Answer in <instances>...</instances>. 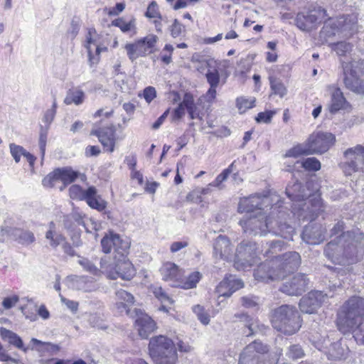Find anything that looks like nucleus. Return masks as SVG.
<instances>
[{
	"label": "nucleus",
	"instance_id": "obj_1",
	"mask_svg": "<svg viewBox=\"0 0 364 364\" xmlns=\"http://www.w3.org/2000/svg\"><path fill=\"white\" fill-rule=\"evenodd\" d=\"M345 223L338 221L330 230V237L324 255L332 262L346 264L356 262L364 255V233L359 229L344 232Z\"/></svg>",
	"mask_w": 364,
	"mask_h": 364
},
{
	"label": "nucleus",
	"instance_id": "obj_2",
	"mask_svg": "<svg viewBox=\"0 0 364 364\" xmlns=\"http://www.w3.org/2000/svg\"><path fill=\"white\" fill-rule=\"evenodd\" d=\"M101 246L105 254L110 253L113 249L112 259L108 256H105L101 259L102 272L112 279L118 277L124 280L132 279L136 274V270L127 258L130 248L129 239H123L119 235L110 232L103 237L101 240Z\"/></svg>",
	"mask_w": 364,
	"mask_h": 364
},
{
	"label": "nucleus",
	"instance_id": "obj_3",
	"mask_svg": "<svg viewBox=\"0 0 364 364\" xmlns=\"http://www.w3.org/2000/svg\"><path fill=\"white\" fill-rule=\"evenodd\" d=\"M280 208L281 205L277 203L272 205L268 216L263 212L245 215L239 223L244 232L249 234L264 235L267 232H272L284 239L291 240L295 234L294 228L287 222L289 216L287 208L279 210Z\"/></svg>",
	"mask_w": 364,
	"mask_h": 364
},
{
	"label": "nucleus",
	"instance_id": "obj_4",
	"mask_svg": "<svg viewBox=\"0 0 364 364\" xmlns=\"http://www.w3.org/2000/svg\"><path fill=\"white\" fill-rule=\"evenodd\" d=\"M286 194L293 203L291 213L299 220L313 221L324 211L320 196H310L306 187L298 181L287 186Z\"/></svg>",
	"mask_w": 364,
	"mask_h": 364
},
{
	"label": "nucleus",
	"instance_id": "obj_5",
	"mask_svg": "<svg viewBox=\"0 0 364 364\" xmlns=\"http://www.w3.org/2000/svg\"><path fill=\"white\" fill-rule=\"evenodd\" d=\"M364 322V297L350 296L340 307L336 323L341 331L346 333L359 328Z\"/></svg>",
	"mask_w": 364,
	"mask_h": 364
},
{
	"label": "nucleus",
	"instance_id": "obj_6",
	"mask_svg": "<svg viewBox=\"0 0 364 364\" xmlns=\"http://www.w3.org/2000/svg\"><path fill=\"white\" fill-rule=\"evenodd\" d=\"M149 353L155 364H176L178 360L173 341L162 335L154 336L150 339Z\"/></svg>",
	"mask_w": 364,
	"mask_h": 364
},
{
	"label": "nucleus",
	"instance_id": "obj_7",
	"mask_svg": "<svg viewBox=\"0 0 364 364\" xmlns=\"http://www.w3.org/2000/svg\"><path fill=\"white\" fill-rule=\"evenodd\" d=\"M272 323L278 331L292 335L301 328V319L296 307L282 305L274 310Z\"/></svg>",
	"mask_w": 364,
	"mask_h": 364
},
{
	"label": "nucleus",
	"instance_id": "obj_8",
	"mask_svg": "<svg viewBox=\"0 0 364 364\" xmlns=\"http://www.w3.org/2000/svg\"><path fill=\"white\" fill-rule=\"evenodd\" d=\"M343 82L347 89L364 95V60H353L343 67Z\"/></svg>",
	"mask_w": 364,
	"mask_h": 364
},
{
	"label": "nucleus",
	"instance_id": "obj_9",
	"mask_svg": "<svg viewBox=\"0 0 364 364\" xmlns=\"http://www.w3.org/2000/svg\"><path fill=\"white\" fill-rule=\"evenodd\" d=\"M258 247L254 242L242 241L236 249L234 267L237 270H245L256 264L258 260Z\"/></svg>",
	"mask_w": 364,
	"mask_h": 364
},
{
	"label": "nucleus",
	"instance_id": "obj_10",
	"mask_svg": "<svg viewBox=\"0 0 364 364\" xmlns=\"http://www.w3.org/2000/svg\"><path fill=\"white\" fill-rule=\"evenodd\" d=\"M340 166L347 176L361 171L364 167V146L358 144L347 149L343 152V161Z\"/></svg>",
	"mask_w": 364,
	"mask_h": 364
},
{
	"label": "nucleus",
	"instance_id": "obj_11",
	"mask_svg": "<svg viewBox=\"0 0 364 364\" xmlns=\"http://www.w3.org/2000/svg\"><path fill=\"white\" fill-rule=\"evenodd\" d=\"M69 194L71 198L84 200L90 208L100 211L105 210L107 206L106 201L97 194V189L94 186L85 191L79 185H73L69 188Z\"/></svg>",
	"mask_w": 364,
	"mask_h": 364
},
{
	"label": "nucleus",
	"instance_id": "obj_12",
	"mask_svg": "<svg viewBox=\"0 0 364 364\" xmlns=\"http://www.w3.org/2000/svg\"><path fill=\"white\" fill-rule=\"evenodd\" d=\"M157 41L158 37L156 35L150 34L134 43H127L124 49L129 59L133 62L139 57L152 53Z\"/></svg>",
	"mask_w": 364,
	"mask_h": 364
},
{
	"label": "nucleus",
	"instance_id": "obj_13",
	"mask_svg": "<svg viewBox=\"0 0 364 364\" xmlns=\"http://www.w3.org/2000/svg\"><path fill=\"white\" fill-rule=\"evenodd\" d=\"M79 174V172L74 171L70 167L58 168L48 174L43 179L42 183L46 188H53L60 181L63 184V186L60 187V191H62L67 185L75 181Z\"/></svg>",
	"mask_w": 364,
	"mask_h": 364
},
{
	"label": "nucleus",
	"instance_id": "obj_14",
	"mask_svg": "<svg viewBox=\"0 0 364 364\" xmlns=\"http://www.w3.org/2000/svg\"><path fill=\"white\" fill-rule=\"evenodd\" d=\"M272 199L269 196L255 194L247 198H241L238 204V212L246 213L247 215L257 211L262 212L264 208H267Z\"/></svg>",
	"mask_w": 364,
	"mask_h": 364
},
{
	"label": "nucleus",
	"instance_id": "obj_15",
	"mask_svg": "<svg viewBox=\"0 0 364 364\" xmlns=\"http://www.w3.org/2000/svg\"><path fill=\"white\" fill-rule=\"evenodd\" d=\"M326 11L321 7L314 8L306 13H299L296 16V23L302 31H311L316 28L326 17Z\"/></svg>",
	"mask_w": 364,
	"mask_h": 364
},
{
	"label": "nucleus",
	"instance_id": "obj_16",
	"mask_svg": "<svg viewBox=\"0 0 364 364\" xmlns=\"http://www.w3.org/2000/svg\"><path fill=\"white\" fill-rule=\"evenodd\" d=\"M336 141L335 136L329 132L312 134L306 141L310 154L327 151Z\"/></svg>",
	"mask_w": 364,
	"mask_h": 364
},
{
	"label": "nucleus",
	"instance_id": "obj_17",
	"mask_svg": "<svg viewBox=\"0 0 364 364\" xmlns=\"http://www.w3.org/2000/svg\"><path fill=\"white\" fill-rule=\"evenodd\" d=\"M267 351V346L259 341H255L243 349L240 355L238 364H264L260 360L259 354H263Z\"/></svg>",
	"mask_w": 364,
	"mask_h": 364
},
{
	"label": "nucleus",
	"instance_id": "obj_18",
	"mask_svg": "<svg viewBox=\"0 0 364 364\" xmlns=\"http://www.w3.org/2000/svg\"><path fill=\"white\" fill-rule=\"evenodd\" d=\"M277 270H280L282 278L287 273L296 269L301 264L300 255L296 252H289L272 259Z\"/></svg>",
	"mask_w": 364,
	"mask_h": 364
},
{
	"label": "nucleus",
	"instance_id": "obj_19",
	"mask_svg": "<svg viewBox=\"0 0 364 364\" xmlns=\"http://www.w3.org/2000/svg\"><path fill=\"white\" fill-rule=\"evenodd\" d=\"M309 282L306 274H297L287 279L279 289L289 296H299L307 289Z\"/></svg>",
	"mask_w": 364,
	"mask_h": 364
},
{
	"label": "nucleus",
	"instance_id": "obj_20",
	"mask_svg": "<svg viewBox=\"0 0 364 364\" xmlns=\"http://www.w3.org/2000/svg\"><path fill=\"white\" fill-rule=\"evenodd\" d=\"M326 294L321 291H311L303 296L299 302L300 310L306 314H315L321 306Z\"/></svg>",
	"mask_w": 364,
	"mask_h": 364
},
{
	"label": "nucleus",
	"instance_id": "obj_21",
	"mask_svg": "<svg viewBox=\"0 0 364 364\" xmlns=\"http://www.w3.org/2000/svg\"><path fill=\"white\" fill-rule=\"evenodd\" d=\"M256 280L268 282L274 279H282V274L277 270L275 264L272 263V259L261 263L254 272Z\"/></svg>",
	"mask_w": 364,
	"mask_h": 364
},
{
	"label": "nucleus",
	"instance_id": "obj_22",
	"mask_svg": "<svg viewBox=\"0 0 364 364\" xmlns=\"http://www.w3.org/2000/svg\"><path fill=\"white\" fill-rule=\"evenodd\" d=\"M134 316L136 318L135 324L139 332V335L142 338H147L156 328L155 321L146 314L142 312L140 309H134Z\"/></svg>",
	"mask_w": 364,
	"mask_h": 364
},
{
	"label": "nucleus",
	"instance_id": "obj_23",
	"mask_svg": "<svg viewBox=\"0 0 364 364\" xmlns=\"http://www.w3.org/2000/svg\"><path fill=\"white\" fill-rule=\"evenodd\" d=\"M1 234L2 237H10L19 244L25 246L30 245L36 241L33 232L28 230L13 228L3 225L1 229Z\"/></svg>",
	"mask_w": 364,
	"mask_h": 364
},
{
	"label": "nucleus",
	"instance_id": "obj_24",
	"mask_svg": "<svg viewBox=\"0 0 364 364\" xmlns=\"http://www.w3.org/2000/svg\"><path fill=\"white\" fill-rule=\"evenodd\" d=\"M326 232V228L321 224H309L304 227L301 238L307 244L318 245L325 240Z\"/></svg>",
	"mask_w": 364,
	"mask_h": 364
},
{
	"label": "nucleus",
	"instance_id": "obj_25",
	"mask_svg": "<svg viewBox=\"0 0 364 364\" xmlns=\"http://www.w3.org/2000/svg\"><path fill=\"white\" fill-rule=\"evenodd\" d=\"M57 101L56 98L53 97V104L50 109H47L43 115V122L45 123V127H41L40 135H39V148L43 157L46 151V141L48 130L50 124L54 119L57 109Z\"/></svg>",
	"mask_w": 364,
	"mask_h": 364
},
{
	"label": "nucleus",
	"instance_id": "obj_26",
	"mask_svg": "<svg viewBox=\"0 0 364 364\" xmlns=\"http://www.w3.org/2000/svg\"><path fill=\"white\" fill-rule=\"evenodd\" d=\"M243 287V282L235 276L230 274L226 276L216 287V292L219 296L229 297L235 291Z\"/></svg>",
	"mask_w": 364,
	"mask_h": 364
},
{
	"label": "nucleus",
	"instance_id": "obj_27",
	"mask_svg": "<svg viewBox=\"0 0 364 364\" xmlns=\"http://www.w3.org/2000/svg\"><path fill=\"white\" fill-rule=\"evenodd\" d=\"M213 254L215 258L226 261L232 258L233 247L229 239L225 235H219L213 245Z\"/></svg>",
	"mask_w": 364,
	"mask_h": 364
},
{
	"label": "nucleus",
	"instance_id": "obj_28",
	"mask_svg": "<svg viewBox=\"0 0 364 364\" xmlns=\"http://www.w3.org/2000/svg\"><path fill=\"white\" fill-rule=\"evenodd\" d=\"M91 134L98 137L105 151L112 152L115 144V129L113 126L93 129Z\"/></svg>",
	"mask_w": 364,
	"mask_h": 364
},
{
	"label": "nucleus",
	"instance_id": "obj_29",
	"mask_svg": "<svg viewBox=\"0 0 364 364\" xmlns=\"http://www.w3.org/2000/svg\"><path fill=\"white\" fill-rule=\"evenodd\" d=\"M116 306L120 312L124 311L126 314L134 316L129 306L134 302V298L130 293L124 289H119L116 291Z\"/></svg>",
	"mask_w": 364,
	"mask_h": 364
},
{
	"label": "nucleus",
	"instance_id": "obj_30",
	"mask_svg": "<svg viewBox=\"0 0 364 364\" xmlns=\"http://www.w3.org/2000/svg\"><path fill=\"white\" fill-rule=\"evenodd\" d=\"M161 274L164 281L172 282L171 285L180 283L183 272L178 267L172 262H166L161 267Z\"/></svg>",
	"mask_w": 364,
	"mask_h": 364
},
{
	"label": "nucleus",
	"instance_id": "obj_31",
	"mask_svg": "<svg viewBox=\"0 0 364 364\" xmlns=\"http://www.w3.org/2000/svg\"><path fill=\"white\" fill-rule=\"evenodd\" d=\"M336 25L338 26L341 34L347 36L351 34L356 27L358 22L357 17L354 15L343 16L334 18Z\"/></svg>",
	"mask_w": 364,
	"mask_h": 364
},
{
	"label": "nucleus",
	"instance_id": "obj_32",
	"mask_svg": "<svg viewBox=\"0 0 364 364\" xmlns=\"http://www.w3.org/2000/svg\"><path fill=\"white\" fill-rule=\"evenodd\" d=\"M0 336L3 341L7 342L11 346L21 350L25 353L28 351V348L24 346L21 337L12 331L1 327L0 328Z\"/></svg>",
	"mask_w": 364,
	"mask_h": 364
},
{
	"label": "nucleus",
	"instance_id": "obj_33",
	"mask_svg": "<svg viewBox=\"0 0 364 364\" xmlns=\"http://www.w3.org/2000/svg\"><path fill=\"white\" fill-rule=\"evenodd\" d=\"M69 287L84 291H91L94 287L92 279L84 276H70L68 277Z\"/></svg>",
	"mask_w": 364,
	"mask_h": 364
},
{
	"label": "nucleus",
	"instance_id": "obj_34",
	"mask_svg": "<svg viewBox=\"0 0 364 364\" xmlns=\"http://www.w3.org/2000/svg\"><path fill=\"white\" fill-rule=\"evenodd\" d=\"M348 102L343 96V93L338 87H335L331 93V103L328 109L331 113L334 114L341 109H346Z\"/></svg>",
	"mask_w": 364,
	"mask_h": 364
},
{
	"label": "nucleus",
	"instance_id": "obj_35",
	"mask_svg": "<svg viewBox=\"0 0 364 364\" xmlns=\"http://www.w3.org/2000/svg\"><path fill=\"white\" fill-rule=\"evenodd\" d=\"M337 34L340 35L341 32L338 26L336 25V21L334 18H329L325 21L320 31L319 37L323 42L328 43L330 38Z\"/></svg>",
	"mask_w": 364,
	"mask_h": 364
},
{
	"label": "nucleus",
	"instance_id": "obj_36",
	"mask_svg": "<svg viewBox=\"0 0 364 364\" xmlns=\"http://www.w3.org/2000/svg\"><path fill=\"white\" fill-rule=\"evenodd\" d=\"M85 99V92L79 87H76L68 90L63 102L66 105L74 104L78 106L84 102Z\"/></svg>",
	"mask_w": 364,
	"mask_h": 364
},
{
	"label": "nucleus",
	"instance_id": "obj_37",
	"mask_svg": "<svg viewBox=\"0 0 364 364\" xmlns=\"http://www.w3.org/2000/svg\"><path fill=\"white\" fill-rule=\"evenodd\" d=\"M86 44H85V48H87V53H88V55H89V58H90V60L92 59V46H94L95 48V53L97 55H100V53H101V51L103 50V49H106L105 48H102L99 44H98V35L95 31V28H90L88 30V32H87V36H86Z\"/></svg>",
	"mask_w": 364,
	"mask_h": 364
},
{
	"label": "nucleus",
	"instance_id": "obj_38",
	"mask_svg": "<svg viewBox=\"0 0 364 364\" xmlns=\"http://www.w3.org/2000/svg\"><path fill=\"white\" fill-rule=\"evenodd\" d=\"M348 353V348L346 346H343L341 341H337L331 345L328 356L329 359L342 360L346 358Z\"/></svg>",
	"mask_w": 364,
	"mask_h": 364
},
{
	"label": "nucleus",
	"instance_id": "obj_39",
	"mask_svg": "<svg viewBox=\"0 0 364 364\" xmlns=\"http://www.w3.org/2000/svg\"><path fill=\"white\" fill-rule=\"evenodd\" d=\"M202 275L199 272H193L186 279L182 277L180 283L174 284L173 287H181L184 289H193L196 287Z\"/></svg>",
	"mask_w": 364,
	"mask_h": 364
},
{
	"label": "nucleus",
	"instance_id": "obj_40",
	"mask_svg": "<svg viewBox=\"0 0 364 364\" xmlns=\"http://www.w3.org/2000/svg\"><path fill=\"white\" fill-rule=\"evenodd\" d=\"M208 71L205 74L207 81L211 87H217L220 82L218 64L216 61L210 60L208 63Z\"/></svg>",
	"mask_w": 364,
	"mask_h": 364
},
{
	"label": "nucleus",
	"instance_id": "obj_41",
	"mask_svg": "<svg viewBox=\"0 0 364 364\" xmlns=\"http://www.w3.org/2000/svg\"><path fill=\"white\" fill-rule=\"evenodd\" d=\"M46 238L49 240V244L52 247L55 248L60 245L65 240V237L55 231V225L53 222L49 223V230L46 233Z\"/></svg>",
	"mask_w": 364,
	"mask_h": 364
},
{
	"label": "nucleus",
	"instance_id": "obj_42",
	"mask_svg": "<svg viewBox=\"0 0 364 364\" xmlns=\"http://www.w3.org/2000/svg\"><path fill=\"white\" fill-rule=\"evenodd\" d=\"M234 317L237 319H239L240 321H242L245 322V326L248 329V332H245L247 336H252L257 332V329L259 328V325L257 324V322L253 321V319L250 318V316H247V314H235Z\"/></svg>",
	"mask_w": 364,
	"mask_h": 364
},
{
	"label": "nucleus",
	"instance_id": "obj_43",
	"mask_svg": "<svg viewBox=\"0 0 364 364\" xmlns=\"http://www.w3.org/2000/svg\"><path fill=\"white\" fill-rule=\"evenodd\" d=\"M183 105L186 106L191 119H194L199 117V110L194 103L193 97L191 93L186 92L183 95Z\"/></svg>",
	"mask_w": 364,
	"mask_h": 364
},
{
	"label": "nucleus",
	"instance_id": "obj_44",
	"mask_svg": "<svg viewBox=\"0 0 364 364\" xmlns=\"http://www.w3.org/2000/svg\"><path fill=\"white\" fill-rule=\"evenodd\" d=\"M84 215H82L80 212L77 210L73 211L70 215H65L64 217L63 223L64 226L68 230L73 229V227L69 225L70 221H73L75 226L82 225L85 229V223L83 220Z\"/></svg>",
	"mask_w": 364,
	"mask_h": 364
},
{
	"label": "nucleus",
	"instance_id": "obj_45",
	"mask_svg": "<svg viewBox=\"0 0 364 364\" xmlns=\"http://www.w3.org/2000/svg\"><path fill=\"white\" fill-rule=\"evenodd\" d=\"M309 148L306 141L304 144H298L288 150L285 154L287 157L297 158L301 155H309Z\"/></svg>",
	"mask_w": 364,
	"mask_h": 364
},
{
	"label": "nucleus",
	"instance_id": "obj_46",
	"mask_svg": "<svg viewBox=\"0 0 364 364\" xmlns=\"http://www.w3.org/2000/svg\"><path fill=\"white\" fill-rule=\"evenodd\" d=\"M270 87L274 94L283 97L287 95V90L284 85L278 79L273 76L269 77Z\"/></svg>",
	"mask_w": 364,
	"mask_h": 364
},
{
	"label": "nucleus",
	"instance_id": "obj_47",
	"mask_svg": "<svg viewBox=\"0 0 364 364\" xmlns=\"http://www.w3.org/2000/svg\"><path fill=\"white\" fill-rule=\"evenodd\" d=\"M330 46L331 49L340 56L346 55L351 51L353 48V46L350 43L346 41H340L336 43H330Z\"/></svg>",
	"mask_w": 364,
	"mask_h": 364
},
{
	"label": "nucleus",
	"instance_id": "obj_48",
	"mask_svg": "<svg viewBox=\"0 0 364 364\" xmlns=\"http://www.w3.org/2000/svg\"><path fill=\"white\" fill-rule=\"evenodd\" d=\"M285 245V242L282 240H272L269 244V247L265 252V255L267 257H272L274 259L279 252L282 251Z\"/></svg>",
	"mask_w": 364,
	"mask_h": 364
},
{
	"label": "nucleus",
	"instance_id": "obj_49",
	"mask_svg": "<svg viewBox=\"0 0 364 364\" xmlns=\"http://www.w3.org/2000/svg\"><path fill=\"white\" fill-rule=\"evenodd\" d=\"M255 99L254 97L251 98H245V97H238L236 100V105L238 108L240 112L243 113L246 112L247 109H251L255 107Z\"/></svg>",
	"mask_w": 364,
	"mask_h": 364
},
{
	"label": "nucleus",
	"instance_id": "obj_50",
	"mask_svg": "<svg viewBox=\"0 0 364 364\" xmlns=\"http://www.w3.org/2000/svg\"><path fill=\"white\" fill-rule=\"evenodd\" d=\"M193 313L196 315L198 319L203 325H208L210 323V316L203 306L200 304L195 305L192 307Z\"/></svg>",
	"mask_w": 364,
	"mask_h": 364
},
{
	"label": "nucleus",
	"instance_id": "obj_51",
	"mask_svg": "<svg viewBox=\"0 0 364 364\" xmlns=\"http://www.w3.org/2000/svg\"><path fill=\"white\" fill-rule=\"evenodd\" d=\"M234 165H235V162H232L228 166V168L223 170V172L221 173H220L216 177V178L215 179L214 181H213L212 183H210V186H215V187L220 186V185L223 181H225L228 178V176L232 173V171L233 170Z\"/></svg>",
	"mask_w": 364,
	"mask_h": 364
},
{
	"label": "nucleus",
	"instance_id": "obj_52",
	"mask_svg": "<svg viewBox=\"0 0 364 364\" xmlns=\"http://www.w3.org/2000/svg\"><path fill=\"white\" fill-rule=\"evenodd\" d=\"M302 167L308 171H318L321 168L320 161L314 157L307 158L301 163Z\"/></svg>",
	"mask_w": 364,
	"mask_h": 364
},
{
	"label": "nucleus",
	"instance_id": "obj_53",
	"mask_svg": "<svg viewBox=\"0 0 364 364\" xmlns=\"http://www.w3.org/2000/svg\"><path fill=\"white\" fill-rule=\"evenodd\" d=\"M154 296L160 300L162 303L172 304L173 299L166 293V291L161 287H154L152 290Z\"/></svg>",
	"mask_w": 364,
	"mask_h": 364
},
{
	"label": "nucleus",
	"instance_id": "obj_54",
	"mask_svg": "<svg viewBox=\"0 0 364 364\" xmlns=\"http://www.w3.org/2000/svg\"><path fill=\"white\" fill-rule=\"evenodd\" d=\"M289 358L293 360L301 358L304 356V350L299 345H292L289 347L287 354Z\"/></svg>",
	"mask_w": 364,
	"mask_h": 364
},
{
	"label": "nucleus",
	"instance_id": "obj_55",
	"mask_svg": "<svg viewBox=\"0 0 364 364\" xmlns=\"http://www.w3.org/2000/svg\"><path fill=\"white\" fill-rule=\"evenodd\" d=\"M242 305L245 308H254L259 304V298L254 296H245L241 298Z\"/></svg>",
	"mask_w": 364,
	"mask_h": 364
},
{
	"label": "nucleus",
	"instance_id": "obj_56",
	"mask_svg": "<svg viewBox=\"0 0 364 364\" xmlns=\"http://www.w3.org/2000/svg\"><path fill=\"white\" fill-rule=\"evenodd\" d=\"M79 264L84 268L85 270L93 274L96 275L100 272V270L96 267V266L86 258L80 259L79 260Z\"/></svg>",
	"mask_w": 364,
	"mask_h": 364
},
{
	"label": "nucleus",
	"instance_id": "obj_57",
	"mask_svg": "<svg viewBox=\"0 0 364 364\" xmlns=\"http://www.w3.org/2000/svg\"><path fill=\"white\" fill-rule=\"evenodd\" d=\"M10 151L15 161L18 163L20 161L21 156H23L26 150L21 146L11 144H10Z\"/></svg>",
	"mask_w": 364,
	"mask_h": 364
},
{
	"label": "nucleus",
	"instance_id": "obj_58",
	"mask_svg": "<svg viewBox=\"0 0 364 364\" xmlns=\"http://www.w3.org/2000/svg\"><path fill=\"white\" fill-rule=\"evenodd\" d=\"M146 16L148 18H158L161 20L162 17L158 11L157 4L155 1H152L148 6L146 11Z\"/></svg>",
	"mask_w": 364,
	"mask_h": 364
},
{
	"label": "nucleus",
	"instance_id": "obj_59",
	"mask_svg": "<svg viewBox=\"0 0 364 364\" xmlns=\"http://www.w3.org/2000/svg\"><path fill=\"white\" fill-rule=\"evenodd\" d=\"M186 106L183 105V100L178 106L173 110L172 113V120L178 121L181 119L185 114Z\"/></svg>",
	"mask_w": 364,
	"mask_h": 364
},
{
	"label": "nucleus",
	"instance_id": "obj_60",
	"mask_svg": "<svg viewBox=\"0 0 364 364\" xmlns=\"http://www.w3.org/2000/svg\"><path fill=\"white\" fill-rule=\"evenodd\" d=\"M142 95L146 102L149 104L156 97V89L149 86L144 90Z\"/></svg>",
	"mask_w": 364,
	"mask_h": 364
},
{
	"label": "nucleus",
	"instance_id": "obj_61",
	"mask_svg": "<svg viewBox=\"0 0 364 364\" xmlns=\"http://www.w3.org/2000/svg\"><path fill=\"white\" fill-rule=\"evenodd\" d=\"M274 114V112L272 111L259 112L255 117V120L259 123H269L271 122Z\"/></svg>",
	"mask_w": 364,
	"mask_h": 364
},
{
	"label": "nucleus",
	"instance_id": "obj_62",
	"mask_svg": "<svg viewBox=\"0 0 364 364\" xmlns=\"http://www.w3.org/2000/svg\"><path fill=\"white\" fill-rule=\"evenodd\" d=\"M182 31V24L178 22L177 19H175L173 24L170 28L171 35L173 38L179 36Z\"/></svg>",
	"mask_w": 364,
	"mask_h": 364
},
{
	"label": "nucleus",
	"instance_id": "obj_63",
	"mask_svg": "<svg viewBox=\"0 0 364 364\" xmlns=\"http://www.w3.org/2000/svg\"><path fill=\"white\" fill-rule=\"evenodd\" d=\"M19 298L17 295L12 296L11 297H6L2 302V306L5 309H9L14 306L18 301Z\"/></svg>",
	"mask_w": 364,
	"mask_h": 364
},
{
	"label": "nucleus",
	"instance_id": "obj_64",
	"mask_svg": "<svg viewBox=\"0 0 364 364\" xmlns=\"http://www.w3.org/2000/svg\"><path fill=\"white\" fill-rule=\"evenodd\" d=\"M112 24L119 27L122 31L127 32L131 30L132 23L131 22H125L122 19H117L112 22Z\"/></svg>",
	"mask_w": 364,
	"mask_h": 364
}]
</instances>
